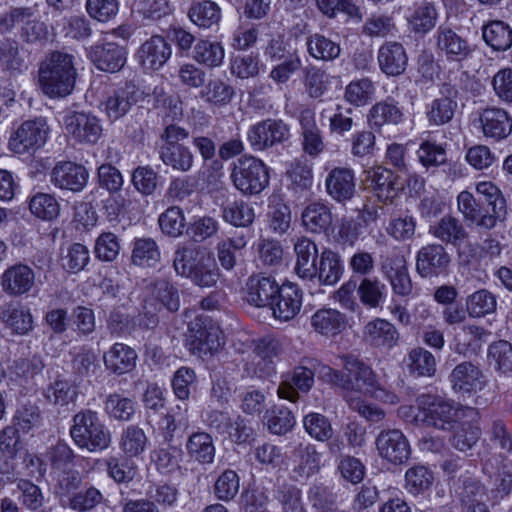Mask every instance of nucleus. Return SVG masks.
<instances>
[{"label":"nucleus","mask_w":512,"mask_h":512,"mask_svg":"<svg viewBox=\"0 0 512 512\" xmlns=\"http://www.w3.org/2000/svg\"><path fill=\"white\" fill-rule=\"evenodd\" d=\"M311 325L320 334L335 335L345 326V316L335 309H320L311 317Z\"/></svg>","instance_id":"nucleus-41"},{"label":"nucleus","mask_w":512,"mask_h":512,"mask_svg":"<svg viewBox=\"0 0 512 512\" xmlns=\"http://www.w3.org/2000/svg\"><path fill=\"white\" fill-rule=\"evenodd\" d=\"M147 436L135 425H129L120 436V448L127 457H136L146 448Z\"/></svg>","instance_id":"nucleus-46"},{"label":"nucleus","mask_w":512,"mask_h":512,"mask_svg":"<svg viewBox=\"0 0 512 512\" xmlns=\"http://www.w3.org/2000/svg\"><path fill=\"white\" fill-rule=\"evenodd\" d=\"M301 305L302 294L297 286L284 284L268 307L275 319L286 322L299 313Z\"/></svg>","instance_id":"nucleus-20"},{"label":"nucleus","mask_w":512,"mask_h":512,"mask_svg":"<svg viewBox=\"0 0 512 512\" xmlns=\"http://www.w3.org/2000/svg\"><path fill=\"white\" fill-rule=\"evenodd\" d=\"M489 334L479 326H463L455 335V351L465 356L476 355L482 349Z\"/></svg>","instance_id":"nucleus-35"},{"label":"nucleus","mask_w":512,"mask_h":512,"mask_svg":"<svg viewBox=\"0 0 512 512\" xmlns=\"http://www.w3.org/2000/svg\"><path fill=\"white\" fill-rule=\"evenodd\" d=\"M282 286L273 276L263 273L251 275L245 285L246 301L255 307H268Z\"/></svg>","instance_id":"nucleus-14"},{"label":"nucleus","mask_w":512,"mask_h":512,"mask_svg":"<svg viewBox=\"0 0 512 512\" xmlns=\"http://www.w3.org/2000/svg\"><path fill=\"white\" fill-rule=\"evenodd\" d=\"M301 135V146L305 154L312 158L318 157L325 149L321 130L316 122V113L313 108H303L298 116Z\"/></svg>","instance_id":"nucleus-13"},{"label":"nucleus","mask_w":512,"mask_h":512,"mask_svg":"<svg viewBox=\"0 0 512 512\" xmlns=\"http://www.w3.org/2000/svg\"><path fill=\"white\" fill-rule=\"evenodd\" d=\"M267 427L277 435L287 433L295 424L292 412L286 407H274L266 415Z\"/></svg>","instance_id":"nucleus-59"},{"label":"nucleus","mask_w":512,"mask_h":512,"mask_svg":"<svg viewBox=\"0 0 512 512\" xmlns=\"http://www.w3.org/2000/svg\"><path fill=\"white\" fill-rule=\"evenodd\" d=\"M326 191L337 202L350 200L355 193V178L350 169L336 167L325 179Z\"/></svg>","instance_id":"nucleus-25"},{"label":"nucleus","mask_w":512,"mask_h":512,"mask_svg":"<svg viewBox=\"0 0 512 512\" xmlns=\"http://www.w3.org/2000/svg\"><path fill=\"white\" fill-rule=\"evenodd\" d=\"M307 50L317 60L332 61L341 53L340 45L321 34L311 35L307 39Z\"/></svg>","instance_id":"nucleus-43"},{"label":"nucleus","mask_w":512,"mask_h":512,"mask_svg":"<svg viewBox=\"0 0 512 512\" xmlns=\"http://www.w3.org/2000/svg\"><path fill=\"white\" fill-rule=\"evenodd\" d=\"M186 452L188 457L201 465L214 462L216 447L211 434L205 431L191 433L186 441Z\"/></svg>","instance_id":"nucleus-28"},{"label":"nucleus","mask_w":512,"mask_h":512,"mask_svg":"<svg viewBox=\"0 0 512 512\" xmlns=\"http://www.w3.org/2000/svg\"><path fill=\"white\" fill-rule=\"evenodd\" d=\"M188 16L199 27L209 28L220 20L221 11L215 2L202 0L191 5Z\"/></svg>","instance_id":"nucleus-42"},{"label":"nucleus","mask_w":512,"mask_h":512,"mask_svg":"<svg viewBox=\"0 0 512 512\" xmlns=\"http://www.w3.org/2000/svg\"><path fill=\"white\" fill-rule=\"evenodd\" d=\"M219 327L212 323L206 324L201 319L191 321L186 335V346L195 355L212 354L221 346Z\"/></svg>","instance_id":"nucleus-9"},{"label":"nucleus","mask_w":512,"mask_h":512,"mask_svg":"<svg viewBox=\"0 0 512 512\" xmlns=\"http://www.w3.org/2000/svg\"><path fill=\"white\" fill-rule=\"evenodd\" d=\"M343 271L344 267L339 254L325 249L319 256L316 273L312 275V280L317 279L322 285H334L340 280Z\"/></svg>","instance_id":"nucleus-33"},{"label":"nucleus","mask_w":512,"mask_h":512,"mask_svg":"<svg viewBox=\"0 0 512 512\" xmlns=\"http://www.w3.org/2000/svg\"><path fill=\"white\" fill-rule=\"evenodd\" d=\"M1 319L18 334H25L32 328V316L22 307L9 306L3 310Z\"/></svg>","instance_id":"nucleus-63"},{"label":"nucleus","mask_w":512,"mask_h":512,"mask_svg":"<svg viewBox=\"0 0 512 512\" xmlns=\"http://www.w3.org/2000/svg\"><path fill=\"white\" fill-rule=\"evenodd\" d=\"M396 29L394 20L385 14H372L362 27L364 35L371 38H384L392 35Z\"/></svg>","instance_id":"nucleus-56"},{"label":"nucleus","mask_w":512,"mask_h":512,"mask_svg":"<svg viewBox=\"0 0 512 512\" xmlns=\"http://www.w3.org/2000/svg\"><path fill=\"white\" fill-rule=\"evenodd\" d=\"M446 94L434 99L428 107L427 118L431 125L441 126L449 123L458 107L457 102L453 99V96L457 94V91L448 85H444Z\"/></svg>","instance_id":"nucleus-32"},{"label":"nucleus","mask_w":512,"mask_h":512,"mask_svg":"<svg viewBox=\"0 0 512 512\" xmlns=\"http://www.w3.org/2000/svg\"><path fill=\"white\" fill-rule=\"evenodd\" d=\"M195 265L193 271L187 277L194 284L200 287H212L217 283L219 269L213 259L202 255Z\"/></svg>","instance_id":"nucleus-48"},{"label":"nucleus","mask_w":512,"mask_h":512,"mask_svg":"<svg viewBox=\"0 0 512 512\" xmlns=\"http://www.w3.org/2000/svg\"><path fill=\"white\" fill-rule=\"evenodd\" d=\"M234 186L244 194H258L269 183L268 168L260 159L242 156L234 164L231 172Z\"/></svg>","instance_id":"nucleus-4"},{"label":"nucleus","mask_w":512,"mask_h":512,"mask_svg":"<svg viewBox=\"0 0 512 512\" xmlns=\"http://www.w3.org/2000/svg\"><path fill=\"white\" fill-rule=\"evenodd\" d=\"M35 283L34 271L25 264H15L1 276L3 291L11 296L23 295L31 290Z\"/></svg>","instance_id":"nucleus-23"},{"label":"nucleus","mask_w":512,"mask_h":512,"mask_svg":"<svg viewBox=\"0 0 512 512\" xmlns=\"http://www.w3.org/2000/svg\"><path fill=\"white\" fill-rule=\"evenodd\" d=\"M374 93L373 82L369 78H362L352 81L346 86L344 97L355 106H363L372 99Z\"/></svg>","instance_id":"nucleus-53"},{"label":"nucleus","mask_w":512,"mask_h":512,"mask_svg":"<svg viewBox=\"0 0 512 512\" xmlns=\"http://www.w3.org/2000/svg\"><path fill=\"white\" fill-rule=\"evenodd\" d=\"M136 91L133 86H125L114 90L102 103L107 117L116 121L126 115L136 103Z\"/></svg>","instance_id":"nucleus-34"},{"label":"nucleus","mask_w":512,"mask_h":512,"mask_svg":"<svg viewBox=\"0 0 512 512\" xmlns=\"http://www.w3.org/2000/svg\"><path fill=\"white\" fill-rule=\"evenodd\" d=\"M480 122L485 136L501 140L512 132V119L500 108H487L480 115Z\"/></svg>","instance_id":"nucleus-29"},{"label":"nucleus","mask_w":512,"mask_h":512,"mask_svg":"<svg viewBox=\"0 0 512 512\" xmlns=\"http://www.w3.org/2000/svg\"><path fill=\"white\" fill-rule=\"evenodd\" d=\"M379 455L394 465L405 463L411 455L406 436L398 429L383 430L376 438Z\"/></svg>","instance_id":"nucleus-11"},{"label":"nucleus","mask_w":512,"mask_h":512,"mask_svg":"<svg viewBox=\"0 0 512 512\" xmlns=\"http://www.w3.org/2000/svg\"><path fill=\"white\" fill-rule=\"evenodd\" d=\"M451 262L442 244H428L417 253L416 270L421 277H435L444 273Z\"/></svg>","instance_id":"nucleus-12"},{"label":"nucleus","mask_w":512,"mask_h":512,"mask_svg":"<svg viewBox=\"0 0 512 512\" xmlns=\"http://www.w3.org/2000/svg\"><path fill=\"white\" fill-rule=\"evenodd\" d=\"M66 132L78 143L93 145L103 133L102 121L93 113L68 111L63 117Z\"/></svg>","instance_id":"nucleus-5"},{"label":"nucleus","mask_w":512,"mask_h":512,"mask_svg":"<svg viewBox=\"0 0 512 512\" xmlns=\"http://www.w3.org/2000/svg\"><path fill=\"white\" fill-rule=\"evenodd\" d=\"M254 217L253 208L243 201H235L223 208L224 220L234 226H249L253 222Z\"/></svg>","instance_id":"nucleus-60"},{"label":"nucleus","mask_w":512,"mask_h":512,"mask_svg":"<svg viewBox=\"0 0 512 512\" xmlns=\"http://www.w3.org/2000/svg\"><path fill=\"white\" fill-rule=\"evenodd\" d=\"M405 482L410 493L418 494L432 485L433 473L423 465H415L406 471Z\"/></svg>","instance_id":"nucleus-61"},{"label":"nucleus","mask_w":512,"mask_h":512,"mask_svg":"<svg viewBox=\"0 0 512 512\" xmlns=\"http://www.w3.org/2000/svg\"><path fill=\"white\" fill-rule=\"evenodd\" d=\"M467 310L472 317H482L496 310V298L488 290L481 289L467 299Z\"/></svg>","instance_id":"nucleus-55"},{"label":"nucleus","mask_w":512,"mask_h":512,"mask_svg":"<svg viewBox=\"0 0 512 512\" xmlns=\"http://www.w3.org/2000/svg\"><path fill=\"white\" fill-rule=\"evenodd\" d=\"M161 231L170 237H179L186 227L185 216L181 208L172 206L166 209L158 218Z\"/></svg>","instance_id":"nucleus-52"},{"label":"nucleus","mask_w":512,"mask_h":512,"mask_svg":"<svg viewBox=\"0 0 512 512\" xmlns=\"http://www.w3.org/2000/svg\"><path fill=\"white\" fill-rule=\"evenodd\" d=\"M490 364L504 373L512 370V345L505 340L490 345L488 351Z\"/></svg>","instance_id":"nucleus-62"},{"label":"nucleus","mask_w":512,"mask_h":512,"mask_svg":"<svg viewBox=\"0 0 512 512\" xmlns=\"http://www.w3.org/2000/svg\"><path fill=\"white\" fill-rule=\"evenodd\" d=\"M290 137V128L281 119H265L252 125L247 140L254 151H265L283 144Z\"/></svg>","instance_id":"nucleus-7"},{"label":"nucleus","mask_w":512,"mask_h":512,"mask_svg":"<svg viewBox=\"0 0 512 512\" xmlns=\"http://www.w3.org/2000/svg\"><path fill=\"white\" fill-rule=\"evenodd\" d=\"M89 56L98 69L110 73L120 71L127 60L126 49L111 42L93 46Z\"/></svg>","instance_id":"nucleus-21"},{"label":"nucleus","mask_w":512,"mask_h":512,"mask_svg":"<svg viewBox=\"0 0 512 512\" xmlns=\"http://www.w3.org/2000/svg\"><path fill=\"white\" fill-rule=\"evenodd\" d=\"M429 234L441 243L459 246L469 238V233L462 222L454 216L445 215L429 227Z\"/></svg>","instance_id":"nucleus-27"},{"label":"nucleus","mask_w":512,"mask_h":512,"mask_svg":"<svg viewBox=\"0 0 512 512\" xmlns=\"http://www.w3.org/2000/svg\"><path fill=\"white\" fill-rule=\"evenodd\" d=\"M200 254L201 253L197 248L178 245L173 259V267L176 273L187 278L196 266L195 263L199 262L201 257Z\"/></svg>","instance_id":"nucleus-57"},{"label":"nucleus","mask_w":512,"mask_h":512,"mask_svg":"<svg viewBox=\"0 0 512 512\" xmlns=\"http://www.w3.org/2000/svg\"><path fill=\"white\" fill-rule=\"evenodd\" d=\"M159 158L164 165L179 172H188L194 161L190 149L184 145L160 146Z\"/></svg>","instance_id":"nucleus-38"},{"label":"nucleus","mask_w":512,"mask_h":512,"mask_svg":"<svg viewBox=\"0 0 512 512\" xmlns=\"http://www.w3.org/2000/svg\"><path fill=\"white\" fill-rule=\"evenodd\" d=\"M88 179V171L83 165L74 162H59L51 173V182L61 189L81 191Z\"/></svg>","instance_id":"nucleus-19"},{"label":"nucleus","mask_w":512,"mask_h":512,"mask_svg":"<svg viewBox=\"0 0 512 512\" xmlns=\"http://www.w3.org/2000/svg\"><path fill=\"white\" fill-rule=\"evenodd\" d=\"M200 94L205 102L221 107L230 103L235 91L232 86L221 79H211Z\"/></svg>","instance_id":"nucleus-47"},{"label":"nucleus","mask_w":512,"mask_h":512,"mask_svg":"<svg viewBox=\"0 0 512 512\" xmlns=\"http://www.w3.org/2000/svg\"><path fill=\"white\" fill-rule=\"evenodd\" d=\"M70 435L74 443L89 452L103 451L111 444V432L92 410H82L74 415Z\"/></svg>","instance_id":"nucleus-2"},{"label":"nucleus","mask_w":512,"mask_h":512,"mask_svg":"<svg viewBox=\"0 0 512 512\" xmlns=\"http://www.w3.org/2000/svg\"><path fill=\"white\" fill-rule=\"evenodd\" d=\"M301 218L306 229L314 233L325 232L333 221L330 208L321 202L308 204L303 210Z\"/></svg>","instance_id":"nucleus-37"},{"label":"nucleus","mask_w":512,"mask_h":512,"mask_svg":"<svg viewBox=\"0 0 512 512\" xmlns=\"http://www.w3.org/2000/svg\"><path fill=\"white\" fill-rule=\"evenodd\" d=\"M104 404L106 413L119 421H129L135 413L133 400L117 393L108 395Z\"/></svg>","instance_id":"nucleus-54"},{"label":"nucleus","mask_w":512,"mask_h":512,"mask_svg":"<svg viewBox=\"0 0 512 512\" xmlns=\"http://www.w3.org/2000/svg\"><path fill=\"white\" fill-rule=\"evenodd\" d=\"M47 135L48 127L43 118L27 120L11 133L8 148L19 155L30 153L44 145Z\"/></svg>","instance_id":"nucleus-6"},{"label":"nucleus","mask_w":512,"mask_h":512,"mask_svg":"<svg viewBox=\"0 0 512 512\" xmlns=\"http://www.w3.org/2000/svg\"><path fill=\"white\" fill-rule=\"evenodd\" d=\"M450 381L455 390L463 393L476 392L485 384L482 370L472 362L458 364L450 374Z\"/></svg>","instance_id":"nucleus-26"},{"label":"nucleus","mask_w":512,"mask_h":512,"mask_svg":"<svg viewBox=\"0 0 512 512\" xmlns=\"http://www.w3.org/2000/svg\"><path fill=\"white\" fill-rule=\"evenodd\" d=\"M436 45L448 61L461 62L472 53L468 41L449 27H438L436 31Z\"/></svg>","instance_id":"nucleus-16"},{"label":"nucleus","mask_w":512,"mask_h":512,"mask_svg":"<svg viewBox=\"0 0 512 512\" xmlns=\"http://www.w3.org/2000/svg\"><path fill=\"white\" fill-rule=\"evenodd\" d=\"M385 284L377 278L364 277L357 286L361 303L369 308H377L385 298Z\"/></svg>","instance_id":"nucleus-45"},{"label":"nucleus","mask_w":512,"mask_h":512,"mask_svg":"<svg viewBox=\"0 0 512 512\" xmlns=\"http://www.w3.org/2000/svg\"><path fill=\"white\" fill-rule=\"evenodd\" d=\"M89 261V251L80 243L70 245L61 256V266L70 273L80 272Z\"/></svg>","instance_id":"nucleus-58"},{"label":"nucleus","mask_w":512,"mask_h":512,"mask_svg":"<svg viewBox=\"0 0 512 512\" xmlns=\"http://www.w3.org/2000/svg\"><path fill=\"white\" fill-rule=\"evenodd\" d=\"M132 262L139 266H153L160 260V251L152 238H140L134 242Z\"/></svg>","instance_id":"nucleus-49"},{"label":"nucleus","mask_w":512,"mask_h":512,"mask_svg":"<svg viewBox=\"0 0 512 512\" xmlns=\"http://www.w3.org/2000/svg\"><path fill=\"white\" fill-rule=\"evenodd\" d=\"M363 340L373 348L392 349L398 345L400 333L388 320L375 318L364 326Z\"/></svg>","instance_id":"nucleus-15"},{"label":"nucleus","mask_w":512,"mask_h":512,"mask_svg":"<svg viewBox=\"0 0 512 512\" xmlns=\"http://www.w3.org/2000/svg\"><path fill=\"white\" fill-rule=\"evenodd\" d=\"M29 209L37 218L50 221L59 215L60 205L53 195L37 193L30 199Z\"/></svg>","instance_id":"nucleus-50"},{"label":"nucleus","mask_w":512,"mask_h":512,"mask_svg":"<svg viewBox=\"0 0 512 512\" xmlns=\"http://www.w3.org/2000/svg\"><path fill=\"white\" fill-rule=\"evenodd\" d=\"M341 360L344 370V395L360 396L381 390L377 375L368 364L354 355H344Z\"/></svg>","instance_id":"nucleus-3"},{"label":"nucleus","mask_w":512,"mask_h":512,"mask_svg":"<svg viewBox=\"0 0 512 512\" xmlns=\"http://www.w3.org/2000/svg\"><path fill=\"white\" fill-rule=\"evenodd\" d=\"M364 182L379 201L387 202L397 195V176L389 169L378 166L365 172Z\"/></svg>","instance_id":"nucleus-24"},{"label":"nucleus","mask_w":512,"mask_h":512,"mask_svg":"<svg viewBox=\"0 0 512 512\" xmlns=\"http://www.w3.org/2000/svg\"><path fill=\"white\" fill-rule=\"evenodd\" d=\"M172 48L160 35H153L146 40L137 52L141 65L150 70L160 69L171 57Z\"/></svg>","instance_id":"nucleus-18"},{"label":"nucleus","mask_w":512,"mask_h":512,"mask_svg":"<svg viewBox=\"0 0 512 512\" xmlns=\"http://www.w3.org/2000/svg\"><path fill=\"white\" fill-rule=\"evenodd\" d=\"M408 368L417 376L431 377L436 371L435 357L423 348H414L408 354Z\"/></svg>","instance_id":"nucleus-51"},{"label":"nucleus","mask_w":512,"mask_h":512,"mask_svg":"<svg viewBox=\"0 0 512 512\" xmlns=\"http://www.w3.org/2000/svg\"><path fill=\"white\" fill-rule=\"evenodd\" d=\"M464 415L470 418L472 422H461L452 438V445L457 450L463 452L471 449L477 443L481 435V429L475 423L478 417V411L474 408L467 407L464 410Z\"/></svg>","instance_id":"nucleus-36"},{"label":"nucleus","mask_w":512,"mask_h":512,"mask_svg":"<svg viewBox=\"0 0 512 512\" xmlns=\"http://www.w3.org/2000/svg\"><path fill=\"white\" fill-rule=\"evenodd\" d=\"M402 116L403 113L396 104L381 101L371 107L368 121L372 127H382L387 124H398Z\"/></svg>","instance_id":"nucleus-44"},{"label":"nucleus","mask_w":512,"mask_h":512,"mask_svg":"<svg viewBox=\"0 0 512 512\" xmlns=\"http://www.w3.org/2000/svg\"><path fill=\"white\" fill-rule=\"evenodd\" d=\"M137 353L128 345L115 343L103 355L105 367L114 374L122 375L132 371L136 366Z\"/></svg>","instance_id":"nucleus-31"},{"label":"nucleus","mask_w":512,"mask_h":512,"mask_svg":"<svg viewBox=\"0 0 512 512\" xmlns=\"http://www.w3.org/2000/svg\"><path fill=\"white\" fill-rule=\"evenodd\" d=\"M419 162L426 168L438 167L446 162L444 147L429 140L423 141L417 150Z\"/></svg>","instance_id":"nucleus-64"},{"label":"nucleus","mask_w":512,"mask_h":512,"mask_svg":"<svg viewBox=\"0 0 512 512\" xmlns=\"http://www.w3.org/2000/svg\"><path fill=\"white\" fill-rule=\"evenodd\" d=\"M193 58L203 66L215 68L222 65L225 50L220 42L203 39L196 43Z\"/></svg>","instance_id":"nucleus-40"},{"label":"nucleus","mask_w":512,"mask_h":512,"mask_svg":"<svg viewBox=\"0 0 512 512\" xmlns=\"http://www.w3.org/2000/svg\"><path fill=\"white\" fill-rule=\"evenodd\" d=\"M417 404L421 410V423L437 429H449L455 420L456 409L440 396L422 394L417 398Z\"/></svg>","instance_id":"nucleus-8"},{"label":"nucleus","mask_w":512,"mask_h":512,"mask_svg":"<svg viewBox=\"0 0 512 512\" xmlns=\"http://www.w3.org/2000/svg\"><path fill=\"white\" fill-rule=\"evenodd\" d=\"M296 254L295 271L303 279L312 280V275L316 273L318 259L317 245L306 237H300L294 243Z\"/></svg>","instance_id":"nucleus-30"},{"label":"nucleus","mask_w":512,"mask_h":512,"mask_svg":"<svg viewBox=\"0 0 512 512\" xmlns=\"http://www.w3.org/2000/svg\"><path fill=\"white\" fill-rule=\"evenodd\" d=\"M77 77L74 57L62 51H53L42 60L39 67V86L51 97H66L72 93Z\"/></svg>","instance_id":"nucleus-1"},{"label":"nucleus","mask_w":512,"mask_h":512,"mask_svg":"<svg viewBox=\"0 0 512 512\" xmlns=\"http://www.w3.org/2000/svg\"><path fill=\"white\" fill-rule=\"evenodd\" d=\"M482 37L485 43L496 51H506L512 46V29L500 20L484 25Z\"/></svg>","instance_id":"nucleus-39"},{"label":"nucleus","mask_w":512,"mask_h":512,"mask_svg":"<svg viewBox=\"0 0 512 512\" xmlns=\"http://www.w3.org/2000/svg\"><path fill=\"white\" fill-rule=\"evenodd\" d=\"M457 207L468 226L488 231L496 226L501 214H495L478 202L469 191H462L457 196Z\"/></svg>","instance_id":"nucleus-10"},{"label":"nucleus","mask_w":512,"mask_h":512,"mask_svg":"<svg viewBox=\"0 0 512 512\" xmlns=\"http://www.w3.org/2000/svg\"><path fill=\"white\" fill-rule=\"evenodd\" d=\"M380 70L388 76H399L406 70L408 56L405 48L399 42L387 41L377 52Z\"/></svg>","instance_id":"nucleus-22"},{"label":"nucleus","mask_w":512,"mask_h":512,"mask_svg":"<svg viewBox=\"0 0 512 512\" xmlns=\"http://www.w3.org/2000/svg\"><path fill=\"white\" fill-rule=\"evenodd\" d=\"M314 384V372L304 366H297L291 373L282 376L278 387V396L282 399L296 402L299 392L307 393Z\"/></svg>","instance_id":"nucleus-17"}]
</instances>
